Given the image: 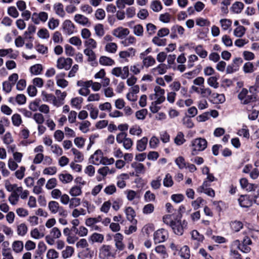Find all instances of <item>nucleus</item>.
I'll use <instances>...</instances> for the list:
<instances>
[{
	"instance_id": "obj_33",
	"label": "nucleus",
	"mask_w": 259,
	"mask_h": 259,
	"mask_svg": "<svg viewBox=\"0 0 259 259\" xmlns=\"http://www.w3.org/2000/svg\"><path fill=\"white\" fill-rule=\"evenodd\" d=\"M30 34L31 33H26L24 39L22 38L21 36L18 37L15 41L16 46L17 47H21L23 46L24 42H26L27 39L31 40L32 36Z\"/></svg>"
},
{
	"instance_id": "obj_19",
	"label": "nucleus",
	"mask_w": 259,
	"mask_h": 259,
	"mask_svg": "<svg viewBox=\"0 0 259 259\" xmlns=\"http://www.w3.org/2000/svg\"><path fill=\"white\" fill-rule=\"evenodd\" d=\"M131 167L135 170V176H139L140 175L144 174L146 168L143 164L137 162H134L131 164Z\"/></svg>"
},
{
	"instance_id": "obj_57",
	"label": "nucleus",
	"mask_w": 259,
	"mask_h": 259,
	"mask_svg": "<svg viewBox=\"0 0 259 259\" xmlns=\"http://www.w3.org/2000/svg\"><path fill=\"white\" fill-rule=\"evenodd\" d=\"M52 152L57 156H61L63 154V151L61 147L56 144H53L51 147Z\"/></svg>"
},
{
	"instance_id": "obj_5",
	"label": "nucleus",
	"mask_w": 259,
	"mask_h": 259,
	"mask_svg": "<svg viewBox=\"0 0 259 259\" xmlns=\"http://www.w3.org/2000/svg\"><path fill=\"white\" fill-rule=\"evenodd\" d=\"M187 225L188 223L186 220L182 221L180 219H176L171 228L175 234L178 235H182L184 233V229L187 227Z\"/></svg>"
},
{
	"instance_id": "obj_62",
	"label": "nucleus",
	"mask_w": 259,
	"mask_h": 259,
	"mask_svg": "<svg viewBox=\"0 0 259 259\" xmlns=\"http://www.w3.org/2000/svg\"><path fill=\"white\" fill-rule=\"evenodd\" d=\"M207 82L209 86L214 89H217L219 87L218 78L215 76L209 77L207 80Z\"/></svg>"
},
{
	"instance_id": "obj_53",
	"label": "nucleus",
	"mask_w": 259,
	"mask_h": 259,
	"mask_svg": "<svg viewBox=\"0 0 259 259\" xmlns=\"http://www.w3.org/2000/svg\"><path fill=\"white\" fill-rule=\"evenodd\" d=\"M180 256L183 259H189L190 257V250L189 247L185 245L180 250Z\"/></svg>"
},
{
	"instance_id": "obj_17",
	"label": "nucleus",
	"mask_w": 259,
	"mask_h": 259,
	"mask_svg": "<svg viewBox=\"0 0 259 259\" xmlns=\"http://www.w3.org/2000/svg\"><path fill=\"white\" fill-rule=\"evenodd\" d=\"M191 239L196 242L195 248H197L200 243H202L204 239V236L199 233L196 230H193L190 232Z\"/></svg>"
},
{
	"instance_id": "obj_4",
	"label": "nucleus",
	"mask_w": 259,
	"mask_h": 259,
	"mask_svg": "<svg viewBox=\"0 0 259 259\" xmlns=\"http://www.w3.org/2000/svg\"><path fill=\"white\" fill-rule=\"evenodd\" d=\"M154 94L149 95V99L151 100H155L158 103H162L165 100V90L160 87L155 85L154 87Z\"/></svg>"
},
{
	"instance_id": "obj_34",
	"label": "nucleus",
	"mask_w": 259,
	"mask_h": 259,
	"mask_svg": "<svg viewBox=\"0 0 259 259\" xmlns=\"http://www.w3.org/2000/svg\"><path fill=\"white\" fill-rule=\"evenodd\" d=\"M73 231L75 232L76 235H77L80 237L87 236L89 232L88 229L83 226H79L77 228H74V230H73Z\"/></svg>"
},
{
	"instance_id": "obj_7",
	"label": "nucleus",
	"mask_w": 259,
	"mask_h": 259,
	"mask_svg": "<svg viewBox=\"0 0 259 259\" xmlns=\"http://www.w3.org/2000/svg\"><path fill=\"white\" fill-rule=\"evenodd\" d=\"M61 235L60 229L55 227L50 231L49 234L45 237V240L48 244L52 245L55 243V240L60 238Z\"/></svg>"
},
{
	"instance_id": "obj_50",
	"label": "nucleus",
	"mask_w": 259,
	"mask_h": 259,
	"mask_svg": "<svg viewBox=\"0 0 259 259\" xmlns=\"http://www.w3.org/2000/svg\"><path fill=\"white\" fill-rule=\"evenodd\" d=\"M129 133L133 136H140L142 133V130L140 126L134 125L130 128Z\"/></svg>"
},
{
	"instance_id": "obj_46",
	"label": "nucleus",
	"mask_w": 259,
	"mask_h": 259,
	"mask_svg": "<svg viewBox=\"0 0 259 259\" xmlns=\"http://www.w3.org/2000/svg\"><path fill=\"white\" fill-rule=\"evenodd\" d=\"M54 9L57 15L63 17L65 16V13L64 11L63 5L61 3L56 4L54 6Z\"/></svg>"
},
{
	"instance_id": "obj_25",
	"label": "nucleus",
	"mask_w": 259,
	"mask_h": 259,
	"mask_svg": "<svg viewBox=\"0 0 259 259\" xmlns=\"http://www.w3.org/2000/svg\"><path fill=\"white\" fill-rule=\"evenodd\" d=\"M104 239V236L103 234L94 233L89 238V240L92 243L103 242Z\"/></svg>"
},
{
	"instance_id": "obj_12",
	"label": "nucleus",
	"mask_w": 259,
	"mask_h": 259,
	"mask_svg": "<svg viewBox=\"0 0 259 259\" xmlns=\"http://www.w3.org/2000/svg\"><path fill=\"white\" fill-rule=\"evenodd\" d=\"M104 155L103 152L101 150H96L94 153L89 158L90 163L99 165L102 164L103 160Z\"/></svg>"
},
{
	"instance_id": "obj_24",
	"label": "nucleus",
	"mask_w": 259,
	"mask_h": 259,
	"mask_svg": "<svg viewBox=\"0 0 259 259\" xmlns=\"http://www.w3.org/2000/svg\"><path fill=\"white\" fill-rule=\"evenodd\" d=\"M124 193L127 200L131 201L135 199H139L141 198V194L139 191L136 192L132 190H126Z\"/></svg>"
},
{
	"instance_id": "obj_15",
	"label": "nucleus",
	"mask_w": 259,
	"mask_h": 259,
	"mask_svg": "<svg viewBox=\"0 0 259 259\" xmlns=\"http://www.w3.org/2000/svg\"><path fill=\"white\" fill-rule=\"evenodd\" d=\"M83 53L88 57V61L90 64L94 66L97 64V56L93 50L89 48H86L83 50Z\"/></svg>"
},
{
	"instance_id": "obj_54",
	"label": "nucleus",
	"mask_w": 259,
	"mask_h": 259,
	"mask_svg": "<svg viewBox=\"0 0 259 259\" xmlns=\"http://www.w3.org/2000/svg\"><path fill=\"white\" fill-rule=\"evenodd\" d=\"M40 101V100L35 99V100L30 102L28 105L29 110L33 112H35L39 110Z\"/></svg>"
},
{
	"instance_id": "obj_2",
	"label": "nucleus",
	"mask_w": 259,
	"mask_h": 259,
	"mask_svg": "<svg viewBox=\"0 0 259 259\" xmlns=\"http://www.w3.org/2000/svg\"><path fill=\"white\" fill-rule=\"evenodd\" d=\"M238 98L241 104L243 105H251L252 106L255 101V97L252 95L248 94V91L243 88L238 95Z\"/></svg>"
},
{
	"instance_id": "obj_21",
	"label": "nucleus",
	"mask_w": 259,
	"mask_h": 259,
	"mask_svg": "<svg viewBox=\"0 0 259 259\" xmlns=\"http://www.w3.org/2000/svg\"><path fill=\"white\" fill-rule=\"evenodd\" d=\"M129 179V176L127 174H121L117 177V186L120 189H123L126 186L125 180Z\"/></svg>"
},
{
	"instance_id": "obj_51",
	"label": "nucleus",
	"mask_w": 259,
	"mask_h": 259,
	"mask_svg": "<svg viewBox=\"0 0 259 259\" xmlns=\"http://www.w3.org/2000/svg\"><path fill=\"white\" fill-rule=\"evenodd\" d=\"M101 220V216H98L97 218H90L85 220V224L87 226L91 227L95 224L100 222Z\"/></svg>"
},
{
	"instance_id": "obj_39",
	"label": "nucleus",
	"mask_w": 259,
	"mask_h": 259,
	"mask_svg": "<svg viewBox=\"0 0 259 259\" xmlns=\"http://www.w3.org/2000/svg\"><path fill=\"white\" fill-rule=\"evenodd\" d=\"M83 99L81 97H75L72 98L70 101V104L71 106L77 109H79L81 107V103H82Z\"/></svg>"
},
{
	"instance_id": "obj_42",
	"label": "nucleus",
	"mask_w": 259,
	"mask_h": 259,
	"mask_svg": "<svg viewBox=\"0 0 259 259\" xmlns=\"http://www.w3.org/2000/svg\"><path fill=\"white\" fill-rule=\"evenodd\" d=\"M10 124V121L8 118L3 117L0 119V135H3L5 132V127H7Z\"/></svg>"
},
{
	"instance_id": "obj_27",
	"label": "nucleus",
	"mask_w": 259,
	"mask_h": 259,
	"mask_svg": "<svg viewBox=\"0 0 259 259\" xmlns=\"http://www.w3.org/2000/svg\"><path fill=\"white\" fill-rule=\"evenodd\" d=\"M99 63L103 66H112L115 64V61L112 58L102 56L99 58Z\"/></svg>"
},
{
	"instance_id": "obj_26",
	"label": "nucleus",
	"mask_w": 259,
	"mask_h": 259,
	"mask_svg": "<svg viewBox=\"0 0 259 259\" xmlns=\"http://www.w3.org/2000/svg\"><path fill=\"white\" fill-rule=\"evenodd\" d=\"M211 100L214 104L223 103L225 101V97L224 94H219L217 93H212L210 96Z\"/></svg>"
},
{
	"instance_id": "obj_31",
	"label": "nucleus",
	"mask_w": 259,
	"mask_h": 259,
	"mask_svg": "<svg viewBox=\"0 0 259 259\" xmlns=\"http://www.w3.org/2000/svg\"><path fill=\"white\" fill-rule=\"evenodd\" d=\"M23 243L22 241H15L12 244V249L16 253L22 252L23 249Z\"/></svg>"
},
{
	"instance_id": "obj_47",
	"label": "nucleus",
	"mask_w": 259,
	"mask_h": 259,
	"mask_svg": "<svg viewBox=\"0 0 259 259\" xmlns=\"http://www.w3.org/2000/svg\"><path fill=\"white\" fill-rule=\"evenodd\" d=\"M59 179L64 184L71 182L73 180V177L69 174H60L59 175Z\"/></svg>"
},
{
	"instance_id": "obj_49",
	"label": "nucleus",
	"mask_w": 259,
	"mask_h": 259,
	"mask_svg": "<svg viewBox=\"0 0 259 259\" xmlns=\"http://www.w3.org/2000/svg\"><path fill=\"white\" fill-rule=\"evenodd\" d=\"M81 204V200L77 197H72L70 198L69 202V208L70 209L75 208L79 206Z\"/></svg>"
},
{
	"instance_id": "obj_40",
	"label": "nucleus",
	"mask_w": 259,
	"mask_h": 259,
	"mask_svg": "<svg viewBox=\"0 0 259 259\" xmlns=\"http://www.w3.org/2000/svg\"><path fill=\"white\" fill-rule=\"evenodd\" d=\"M74 252V248L70 246H67L64 250L62 251V256L64 259L70 257Z\"/></svg>"
},
{
	"instance_id": "obj_29",
	"label": "nucleus",
	"mask_w": 259,
	"mask_h": 259,
	"mask_svg": "<svg viewBox=\"0 0 259 259\" xmlns=\"http://www.w3.org/2000/svg\"><path fill=\"white\" fill-rule=\"evenodd\" d=\"M141 59L143 60L142 63L143 66L146 68L154 65L156 62L155 59L151 56H148L146 57H143Z\"/></svg>"
},
{
	"instance_id": "obj_63",
	"label": "nucleus",
	"mask_w": 259,
	"mask_h": 259,
	"mask_svg": "<svg viewBox=\"0 0 259 259\" xmlns=\"http://www.w3.org/2000/svg\"><path fill=\"white\" fill-rule=\"evenodd\" d=\"M117 49V46L115 43L109 42L106 44L105 49V50L110 53H115Z\"/></svg>"
},
{
	"instance_id": "obj_60",
	"label": "nucleus",
	"mask_w": 259,
	"mask_h": 259,
	"mask_svg": "<svg viewBox=\"0 0 259 259\" xmlns=\"http://www.w3.org/2000/svg\"><path fill=\"white\" fill-rule=\"evenodd\" d=\"M88 246L89 243L84 238L79 239L76 243V247L78 248H87V250H89Z\"/></svg>"
},
{
	"instance_id": "obj_56",
	"label": "nucleus",
	"mask_w": 259,
	"mask_h": 259,
	"mask_svg": "<svg viewBox=\"0 0 259 259\" xmlns=\"http://www.w3.org/2000/svg\"><path fill=\"white\" fill-rule=\"evenodd\" d=\"M163 184L165 187H171L174 185V181L171 176L167 174L163 180Z\"/></svg>"
},
{
	"instance_id": "obj_36",
	"label": "nucleus",
	"mask_w": 259,
	"mask_h": 259,
	"mask_svg": "<svg viewBox=\"0 0 259 259\" xmlns=\"http://www.w3.org/2000/svg\"><path fill=\"white\" fill-rule=\"evenodd\" d=\"M74 27V24L69 20H65L63 23V30L66 32H73Z\"/></svg>"
},
{
	"instance_id": "obj_10",
	"label": "nucleus",
	"mask_w": 259,
	"mask_h": 259,
	"mask_svg": "<svg viewBox=\"0 0 259 259\" xmlns=\"http://www.w3.org/2000/svg\"><path fill=\"white\" fill-rule=\"evenodd\" d=\"M115 35L120 39V43L124 46L127 47L133 44L135 41V38L133 36L128 35V33H114Z\"/></svg>"
},
{
	"instance_id": "obj_45",
	"label": "nucleus",
	"mask_w": 259,
	"mask_h": 259,
	"mask_svg": "<svg viewBox=\"0 0 259 259\" xmlns=\"http://www.w3.org/2000/svg\"><path fill=\"white\" fill-rule=\"evenodd\" d=\"M71 151L74 155V160L77 162H81L84 159L83 154L75 148H72Z\"/></svg>"
},
{
	"instance_id": "obj_18",
	"label": "nucleus",
	"mask_w": 259,
	"mask_h": 259,
	"mask_svg": "<svg viewBox=\"0 0 259 259\" xmlns=\"http://www.w3.org/2000/svg\"><path fill=\"white\" fill-rule=\"evenodd\" d=\"M124 212L126 214L127 220L133 224H136L137 223V220L135 219L136 213L133 207L131 206L125 207Z\"/></svg>"
},
{
	"instance_id": "obj_41",
	"label": "nucleus",
	"mask_w": 259,
	"mask_h": 259,
	"mask_svg": "<svg viewBox=\"0 0 259 259\" xmlns=\"http://www.w3.org/2000/svg\"><path fill=\"white\" fill-rule=\"evenodd\" d=\"M155 251L158 253L162 259H165L168 257L165 248L163 245H160L156 246L155 248Z\"/></svg>"
},
{
	"instance_id": "obj_8",
	"label": "nucleus",
	"mask_w": 259,
	"mask_h": 259,
	"mask_svg": "<svg viewBox=\"0 0 259 259\" xmlns=\"http://www.w3.org/2000/svg\"><path fill=\"white\" fill-rule=\"evenodd\" d=\"M73 63V60L70 58L60 57L57 61L56 67L59 69L68 70Z\"/></svg>"
},
{
	"instance_id": "obj_13",
	"label": "nucleus",
	"mask_w": 259,
	"mask_h": 259,
	"mask_svg": "<svg viewBox=\"0 0 259 259\" xmlns=\"http://www.w3.org/2000/svg\"><path fill=\"white\" fill-rule=\"evenodd\" d=\"M48 18V14L45 12H41L39 13H33L31 16V19L35 24H39L40 21L46 22Z\"/></svg>"
},
{
	"instance_id": "obj_61",
	"label": "nucleus",
	"mask_w": 259,
	"mask_h": 259,
	"mask_svg": "<svg viewBox=\"0 0 259 259\" xmlns=\"http://www.w3.org/2000/svg\"><path fill=\"white\" fill-rule=\"evenodd\" d=\"M195 52L201 58H205L207 56V52L206 50H204L201 46H197L195 49Z\"/></svg>"
},
{
	"instance_id": "obj_35",
	"label": "nucleus",
	"mask_w": 259,
	"mask_h": 259,
	"mask_svg": "<svg viewBox=\"0 0 259 259\" xmlns=\"http://www.w3.org/2000/svg\"><path fill=\"white\" fill-rule=\"evenodd\" d=\"M30 234L31 237L35 239H39L45 236V233L37 228L31 230Z\"/></svg>"
},
{
	"instance_id": "obj_3",
	"label": "nucleus",
	"mask_w": 259,
	"mask_h": 259,
	"mask_svg": "<svg viewBox=\"0 0 259 259\" xmlns=\"http://www.w3.org/2000/svg\"><path fill=\"white\" fill-rule=\"evenodd\" d=\"M116 140L118 144H122L123 148L126 150H130L134 144V142L130 138L127 137V134L121 132L116 135Z\"/></svg>"
},
{
	"instance_id": "obj_28",
	"label": "nucleus",
	"mask_w": 259,
	"mask_h": 259,
	"mask_svg": "<svg viewBox=\"0 0 259 259\" xmlns=\"http://www.w3.org/2000/svg\"><path fill=\"white\" fill-rule=\"evenodd\" d=\"M167 69V67L165 64H160L157 67L152 69L151 72L154 74L162 75L166 72Z\"/></svg>"
},
{
	"instance_id": "obj_11",
	"label": "nucleus",
	"mask_w": 259,
	"mask_h": 259,
	"mask_svg": "<svg viewBox=\"0 0 259 259\" xmlns=\"http://www.w3.org/2000/svg\"><path fill=\"white\" fill-rule=\"evenodd\" d=\"M41 96L42 100L44 102H52L54 106L56 107H59L63 104V103H60L57 100L56 97L52 94H48L45 91H42L41 93Z\"/></svg>"
},
{
	"instance_id": "obj_43",
	"label": "nucleus",
	"mask_w": 259,
	"mask_h": 259,
	"mask_svg": "<svg viewBox=\"0 0 259 259\" xmlns=\"http://www.w3.org/2000/svg\"><path fill=\"white\" fill-rule=\"evenodd\" d=\"M233 244L236 245L237 247L243 252L248 253L251 250V248L248 245L241 244L239 240H236L233 242Z\"/></svg>"
},
{
	"instance_id": "obj_32",
	"label": "nucleus",
	"mask_w": 259,
	"mask_h": 259,
	"mask_svg": "<svg viewBox=\"0 0 259 259\" xmlns=\"http://www.w3.org/2000/svg\"><path fill=\"white\" fill-rule=\"evenodd\" d=\"M69 194L73 197H77L81 195V187L78 186H74L72 187L69 191Z\"/></svg>"
},
{
	"instance_id": "obj_52",
	"label": "nucleus",
	"mask_w": 259,
	"mask_h": 259,
	"mask_svg": "<svg viewBox=\"0 0 259 259\" xmlns=\"http://www.w3.org/2000/svg\"><path fill=\"white\" fill-rule=\"evenodd\" d=\"M230 227L232 230L237 232L243 228V224L240 221H234L230 223Z\"/></svg>"
},
{
	"instance_id": "obj_44",
	"label": "nucleus",
	"mask_w": 259,
	"mask_h": 259,
	"mask_svg": "<svg viewBox=\"0 0 259 259\" xmlns=\"http://www.w3.org/2000/svg\"><path fill=\"white\" fill-rule=\"evenodd\" d=\"M244 8V4L242 2H236L234 3L231 8V10L235 13H240Z\"/></svg>"
},
{
	"instance_id": "obj_30",
	"label": "nucleus",
	"mask_w": 259,
	"mask_h": 259,
	"mask_svg": "<svg viewBox=\"0 0 259 259\" xmlns=\"http://www.w3.org/2000/svg\"><path fill=\"white\" fill-rule=\"evenodd\" d=\"M17 234L19 236H24L28 231V227L25 223H21L17 226Z\"/></svg>"
},
{
	"instance_id": "obj_55",
	"label": "nucleus",
	"mask_w": 259,
	"mask_h": 259,
	"mask_svg": "<svg viewBox=\"0 0 259 259\" xmlns=\"http://www.w3.org/2000/svg\"><path fill=\"white\" fill-rule=\"evenodd\" d=\"M42 70V66L41 65L37 64L32 66L30 68V72L33 75H39Z\"/></svg>"
},
{
	"instance_id": "obj_20",
	"label": "nucleus",
	"mask_w": 259,
	"mask_h": 259,
	"mask_svg": "<svg viewBox=\"0 0 259 259\" xmlns=\"http://www.w3.org/2000/svg\"><path fill=\"white\" fill-rule=\"evenodd\" d=\"M240 205L242 207H249L252 205V200L248 195H242L238 199Z\"/></svg>"
},
{
	"instance_id": "obj_6",
	"label": "nucleus",
	"mask_w": 259,
	"mask_h": 259,
	"mask_svg": "<svg viewBox=\"0 0 259 259\" xmlns=\"http://www.w3.org/2000/svg\"><path fill=\"white\" fill-rule=\"evenodd\" d=\"M99 257L100 259H109L114 257L112 246L107 244L102 245L99 249Z\"/></svg>"
},
{
	"instance_id": "obj_1",
	"label": "nucleus",
	"mask_w": 259,
	"mask_h": 259,
	"mask_svg": "<svg viewBox=\"0 0 259 259\" xmlns=\"http://www.w3.org/2000/svg\"><path fill=\"white\" fill-rule=\"evenodd\" d=\"M207 146V142L204 138H197L192 140L190 144L192 155L198 154L200 152L204 151Z\"/></svg>"
},
{
	"instance_id": "obj_38",
	"label": "nucleus",
	"mask_w": 259,
	"mask_h": 259,
	"mask_svg": "<svg viewBox=\"0 0 259 259\" xmlns=\"http://www.w3.org/2000/svg\"><path fill=\"white\" fill-rule=\"evenodd\" d=\"M158 33V36L154 37L153 39V42L155 45L158 46H162L166 45V39L163 38L165 35H162V33Z\"/></svg>"
},
{
	"instance_id": "obj_58",
	"label": "nucleus",
	"mask_w": 259,
	"mask_h": 259,
	"mask_svg": "<svg viewBox=\"0 0 259 259\" xmlns=\"http://www.w3.org/2000/svg\"><path fill=\"white\" fill-rule=\"evenodd\" d=\"M19 199V195L16 192H12L8 198V200L11 204L15 205L17 204Z\"/></svg>"
},
{
	"instance_id": "obj_16",
	"label": "nucleus",
	"mask_w": 259,
	"mask_h": 259,
	"mask_svg": "<svg viewBox=\"0 0 259 259\" xmlns=\"http://www.w3.org/2000/svg\"><path fill=\"white\" fill-rule=\"evenodd\" d=\"M168 235L166 231L164 229L157 230L154 235V240L156 243L164 241L167 238Z\"/></svg>"
},
{
	"instance_id": "obj_48",
	"label": "nucleus",
	"mask_w": 259,
	"mask_h": 259,
	"mask_svg": "<svg viewBox=\"0 0 259 259\" xmlns=\"http://www.w3.org/2000/svg\"><path fill=\"white\" fill-rule=\"evenodd\" d=\"M185 141L184 134L181 132H178L174 140L175 143L177 145L180 146L183 144Z\"/></svg>"
},
{
	"instance_id": "obj_59",
	"label": "nucleus",
	"mask_w": 259,
	"mask_h": 259,
	"mask_svg": "<svg viewBox=\"0 0 259 259\" xmlns=\"http://www.w3.org/2000/svg\"><path fill=\"white\" fill-rule=\"evenodd\" d=\"M4 143L6 145H10L14 142V139L11 133L7 132L2 138Z\"/></svg>"
},
{
	"instance_id": "obj_14",
	"label": "nucleus",
	"mask_w": 259,
	"mask_h": 259,
	"mask_svg": "<svg viewBox=\"0 0 259 259\" xmlns=\"http://www.w3.org/2000/svg\"><path fill=\"white\" fill-rule=\"evenodd\" d=\"M135 55V50L133 48H130L126 51H121L119 53V58L121 59V62H127L128 58H132Z\"/></svg>"
},
{
	"instance_id": "obj_22",
	"label": "nucleus",
	"mask_w": 259,
	"mask_h": 259,
	"mask_svg": "<svg viewBox=\"0 0 259 259\" xmlns=\"http://www.w3.org/2000/svg\"><path fill=\"white\" fill-rule=\"evenodd\" d=\"M148 141V138L146 137H144L140 140H138L136 143V149L139 152L145 150L147 148Z\"/></svg>"
},
{
	"instance_id": "obj_23",
	"label": "nucleus",
	"mask_w": 259,
	"mask_h": 259,
	"mask_svg": "<svg viewBox=\"0 0 259 259\" xmlns=\"http://www.w3.org/2000/svg\"><path fill=\"white\" fill-rule=\"evenodd\" d=\"M74 20L76 23L83 26H87L88 24H90L89 19L87 17L81 14H76L74 16Z\"/></svg>"
},
{
	"instance_id": "obj_37",
	"label": "nucleus",
	"mask_w": 259,
	"mask_h": 259,
	"mask_svg": "<svg viewBox=\"0 0 259 259\" xmlns=\"http://www.w3.org/2000/svg\"><path fill=\"white\" fill-rule=\"evenodd\" d=\"M60 206L59 203L55 201H51L48 203L49 210L53 214L57 213Z\"/></svg>"
},
{
	"instance_id": "obj_9",
	"label": "nucleus",
	"mask_w": 259,
	"mask_h": 259,
	"mask_svg": "<svg viewBox=\"0 0 259 259\" xmlns=\"http://www.w3.org/2000/svg\"><path fill=\"white\" fill-rule=\"evenodd\" d=\"M243 63V60L240 57H236L233 59L232 63L229 65L226 69L227 73H232L234 72L237 71L240 66Z\"/></svg>"
},
{
	"instance_id": "obj_64",
	"label": "nucleus",
	"mask_w": 259,
	"mask_h": 259,
	"mask_svg": "<svg viewBox=\"0 0 259 259\" xmlns=\"http://www.w3.org/2000/svg\"><path fill=\"white\" fill-rule=\"evenodd\" d=\"M91 123L88 120L83 121L80 123L79 130L83 133H86L89 131Z\"/></svg>"
}]
</instances>
